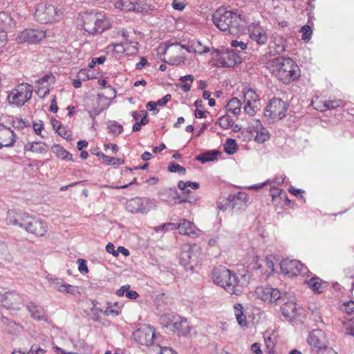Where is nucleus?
<instances>
[{
	"label": "nucleus",
	"instance_id": "6ab92c4d",
	"mask_svg": "<svg viewBox=\"0 0 354 354\" xmlns=\"http://www.w3.org/2000/svg\"><path fill=\"white\" fill-rule=\"evenodd\" d=\"M17 141V135L10 128L0 124V149L3 147H11Z\"/></svg>",
	"mask_w": 354,
	"mask_h": 354
},
{
	"label": "nucleus",
	"instance_id": "0eeeda50",
	"mask_svg": "<svg viewBox=\"0 0 354 354\" xmlns=\"http://www.w3.org/2000/svg\"><path fill=\"white\" fill-rule=\"evenodd\" d=\"M33 86L27 83L19 84L8 92L7 97L10 105L22 106L32 97Z\"/></svg>",
	"mask_w": 354,
	"mask_h": 354
},
{
	"label": "nucleus",
	"instance_id": "e2e57ef3",
	"mask_svg": "<svg viewBox=\"0 0 354 354\" xmlns=\"http://www.w3.org/2000/svg\"><path fill=\"white\" fill-rule=\"evenodd\" d=\"M171 100V95L167 94L162 99L158 100L156 102L158 106H163Z\"/></svg>",
	"mask_w": 354,
	"mask_h": 354
},
{
	"label": "nucleus",
	"instance_id": "39448f33",
	"mask_svg": "<svg viewBox=\"0 0 354 354\" xmlns=\"http://www.w3.org/2000/svg\"><path fill=\"white\" fill-rule=\"evenodd\" d=\"M82 24H79L89 34L101 33L111 27L110 20L103 14L91 11L81 15Z\"/></svg>",
	"mask_w": 354,
	"mask_h": 354
},
{
	"label": "nucleus",
	"instance_id": "79ce46f5",
	"mask_svg": "<svg viewBox=\"0 0 354 354\" xmlns=\"http://www.w3.org/2000/svg\"><path fill=\"white\" fill-rule=\"evenodd\" d=\"M135 0H120L117 3V7L120 8L121 10L124 11H131L133 8V3Z\"/></svg>",
	"mask_w": 354,
	"mask_h": 354
},
{
	"label": "nucleus",
	"instance_id": "4c0bfd02",
	"mask_svg": "<svg viewBox=\"0 0 354 354\" xmlns=\"http://www.w3.org/2000/svg\"><path fill=\"white\" fill-rule=\"evenodd\" d=\"M95 156L102 158L104 161L109 165H122L124 163V160L121 158H115L113 157H110L109 156H106L104 153H95Z\"/></svg>",
	"mask_w": 354,
	"mask_h": 354
},
{
	"label": "nucleus",
	"instance_id": "13d9d810",
	"mask_svg": "<svg viewBox=\"0 0 354 354\" xmlns=\"http://www.w3.org/2000/svg\"><path fill=\"white\" fill-rule=\"evenodd\" d=\"M103 314L106 316H113L115 317L120 314V311L118 310H115L111 306H109L106 309L103 311Z\"/></svg>",
	"mask_w": 354,
	"mask_h": 354
},
{
	"label": "nucleus",
	"instance_id": "2f4dec72",
	"mask_svg": "<svg viewBox=\"0 0 354 354\" xmlns=\"http://www.w3.org/2000/svg\"><path fill=\"white\" fill-rule=\"evenodd\" d=\"M57 284L58 285L57 290L59 292H67L72 295H75L76 292H78L77 287L66 283V282H64L63 280L57 281Z\"/></svg>",
	"mask_w": 354,
	"mask_h": 354
},
{
	"label": "nucleus",
	"instance_id": "2eb2a0df",
	"mask_svg": "<svg viewBox=\"0 0 354 354\" xmlns=\"http://www.w3.org/2000/svg\"><path fill=\"white\" fill-rule=\"evenodd\" d=\"M133 337L140 344L150 346L153 343L155 328L150 326L143 325L133 333Z\"/></svg>",
	"mask_w": 354,
	"mask_h": 354
},
{
	"label": "nucleus",
	"instance_id": "c756f323",
	"mask_svg": "<svg viewBox=\"0 0 354 354\" xmlns=\"http://www.w3.org/2000/svg\"><path fill=\"white\" fill-rule=\"evenodd\" d=\"M241 102L237 97H232L226 105L227 112L239 115L241 109Z\"/></svg>",
	"mask_w": 354,
	"mask_h": 354
},
{
	"label": "nucleus",
	"instance_id": "37998d69",
	"mask_svg": "<svg viewBox=\"0 0 354 354\" xmlns=\"http://www.w3.org/2000/svg\"><path fill=\"white\" fill-rule=\"evenodd\" d=\"M168 170L170 172H178L179 174L185 175L186 169L183 166L176 163L175 162H171L168 166Z\"/></svg>",
	"mask_w": 354,
	"mask_h": 354
},
{
	"label": "nucleus",
	"instance_id": "4468645a",
	"mask_svg": "<svg viewBox=\"0 0 354 354\" xmlns=\"http://www.w3.org/2000/svg\"><path fill=\"white\" fill-rule=\"evenodd\" d=\"M46 36L44 30L30 28L21 31L17 37V40L19 43L37 44Z\"/></svg>",
	"mask_w": 354,
	"mask_h": 354
},
{
	"label": "nucleus",
	"instance_id": "5fc2aeb1",
	"mask_svg": "<svg viewBox=\"0 0 354 354\" xmlns=\"http://www.w3.org/2000/svg\"><path fill=\"white\" fill-rule=\"evenodd\" d=\"M104 109H105L104 107H99V106L94 107L92 110L88 111L89 116L93 120H94L96 118V116L100 115Z\"/></svg>",
	"mask_w": 354,
	"mask_h": 354
},
{
	"label": "nucleus",
	"instance_id": "cd10ccee",
	"mask_svg": "<svg viewBox=\"0 0 354 354\" xmlns=\"http://www.w3.org/2000/svg\"><path fill=\"white\" fill-rule=\"evenodd\" d=\"M220 153V151L217 150H210L197 156L195 159L202 163H205L217 160V156Z\"/></svg>",
	"mask_w": 354,
	"mask_h": 354
},
{
	"label": "nucleus",
	"instance_id": "e433bc0d",
	"mask_svg": "<svg viewBox=\"0 0 354 354\" xmlns=\"http://www.w3.org/2000/svg\"><path fill=\"white\" fill-rule=\"evenodd\" d=\"M238 146L236 140L232 138H227L224 145V151L228 155H232L237 151Z\"/></svg>",
	"mask_w": 354,
	"mask_h": 354
},
{
	"label": "nucleus",
	"instance_id": "5701e85b",
	"mask_svg": "<svg viewBox=\"0 0 354 354\" xmlns=\"http://www.w3.org/2000/svg\"><path fill=\"white\" fill-rule=\"evenodd\" d=\"M178 225H179V227H178L179 233L181 234L191 237H196L200 234V230L193 223L187 220H180V223H178Z\"/></svg>",
	"mask_w": 354,
	"mask_h": 354
},
{
	"label": "nucleus",
	"instance_id": "3c124183",
	"mask_svg": "<svg viewBox=\"0 0 354 354\" xmlns=\"http://www.w3.org/2000/svg\"><path fill=\"white\" fill-rule=\"evenodd\" d=\"M55 77L52 74H48L43 76L41 78L37 80V83L40 85H44L45 83L53 82Z\"/></svg>",
	"mask_w": 354,
	"mask_h": 354
},
{
	"label": "nucleus",
	"instance_id": "b1692460",
	"mask_svg": "<svg viewBox=\"0 0 354 354\" xmlns=\"http://www.w3.org/2000/svg\"><path fill=\"white\" fill-rule=\"evenodd\" d=\"M180 263L185 269L192 270L196 264V256L190 248L183 250L180 254Z\"/></svg>",
	"mask_w": 354,
	"mask_h": 354
},
{
	"label": "nucleus",
	"instance_id": "f257e3e1",
	"mask_svg": "<svg viewBox=\"0 0 354 354\" xmlns=\"http://www.w3.org/2000/svg\"><path fill=\"white\" fill-rule=\"evenodd\" d=\"M257 293L259 297L266 302L281 305V310L284 317L290 321L295 319L297 309L294 297L290 294L281 292L277 288L270 286L259 288Z\"/></svg>",
	"mask_w": 354,
	"mask_h": 354
},
{
	"label": "nucleus",
	"instance_id": "f03ea898",
	"mask_svg": "<svg viewBox=\"0 0 354 354\" xmlns=\"http://www.w3.org/2000/svg\"><path fill=\"white\" fill-rule=\"evenodd\" d=\"M214 24L221 31L232 33V29L236 30L243 26L244 21L241 15L226 8H218L212 15Z\"/></svg>",
	"mask_w": 354,
	"mask_h": 354
},
{
	"label": "nucleus",
	"instance_id": "423d86ee",
	"mask_svg": "<svg viewBox=\"0 0 354 354\" xmlns=\"http://www.w3.org/2000/svg\"><path fill=\"white\" fill-rule=\"evenodd\" d=\"M186 46L181 45L177 41L169 40L158 47V53L167 56V59H162V61L170 65H179L184 63L185 57L182 53L183 49L186 50Z\"/></svg>",
	"mask_w": 354,
	"mask_h": 354
},
{
	"label": "nucleus",
	"instance_id": "f3484780",
	"mask_svg": "<svg viewBox=\"0 0 354 354\" xmlns=\"http://www.w3.org/2000/svg\"><path fill=\"white\" fill-rule=\"evenodd\" d=\"M6 309L18 310L21 309V297L15 292L0 294V304Z\"/></svg>",
	"mask_w": 354,
	"mask_h": 354
},
{
	"label": "nucleus",
	"instance_id": "bf43d9fd",
	"mask_svg": "<svg viewBox=\"0 0 354 354\" xmlns=\"http://www.w3.org/2000/svg\"><path fill=\"white\" fill-rule=\"evenodd\" d=\"M13 123H14L13 127L15 128H18V129H23L25 127H28V125H30V123L28 122V121H25V120H23L22 119L17 120V121H14Z\"/></svg>",
	"mask_w": 354,
	"mask_h": 354
},
{
	"label": "nucleus",
	"instance_id": "9b49d317",
	"mask_svg": "<svg viewBox=\"0 0 354 354\" xmlns=\"http://www.w3.org/2000/svg\"><path fill=\"white\" fill-rule=\"evenodd\" d=\"M156 207L154 201L147 198L136 197L129 200L126 204V209L131 213L147 214Z\"/></svg>",
	"mask_w": 354,
	"mask_h": 354
},
{
	"label": "nucleus",
	"instance_id": "a211bd4d",
	"mask_svg": "<svg viewBox=\"0 0 354 354\" xmlns=\"http://www.w3.org/2000/svg\"><path fill=\"white\" fill-rule=\"evenodd\" d=\"M242 61L241 57L236 53V50H227L217 59V65L222 67L230 68Z\"/></svg>",
	"mask_w": 354,
	"mask_h": 354
},
{
	"label": "nucleus",
	"instance_id": "72a5a7b5",
	"mask_svg": "<svg viewBox=\"0 0 354 354\" xmlns=\"http://www.w3.org/2000/svg\"><path fill=\"white\" fill-rule=\"evenodd\" d=\"M286 39L283 37H278L273 42V46H270V48H274L275 53L279 55L286 50Z\"/></svg>",
	"mask_w": 354,
	"mask_h": 354
},
{
	"label": "nucleus",
	"instance_id": "4be33fe9",
	"mask_svg": "<svg viewBox=\"0 0 354 354\" xmlns=\"http://www.w3.org/2000/svg\"><path fill=\"white\" fill-rule=\"evenodd\" d=\"M255 123L256 124H253L251 131L254 136V140L257 143H264L270 139V132L266 127L262 126L259 120L255 121Z\"/></svg>",
	"mask_w": 354,
	"mask_h": 354
},
{
	"label": "nucleus",
	"instance_id": "6e6d98bb",
	"mask_svg": "<svg viewBox=\"0 0 354 354\" xmlns=\"http://www.w3.org/2000/svg\"><path fill=\"white\" fill-rule=\"evenodd\" d=\"M59 136H62V138L66 139L67 140H71V135L68 134V131L66 129V128L63 126L60 127L57 131H56Z\"/></svg>",
	"mask_w": 354,
	"mask_h": 354
},
{
	"label": "nucleus",
	"instance_id": "338daca9",
	"mask_svg": "<svg viewBox=\"0 0 354 354\" xmlns=\"http://www.w3.org/2000/svg\"><path fill=\"white\" fill-rule=\"evenodd\" d=\"M45 352V350L37 346L35 348V346H32L28 354H44Z\"/></svg>",
	"mask_w": 354,
	"mask_h": 354
},
{
	"label": "nucleus",
	"instance_id": "052dcab7",
	"mask_svg": "<svg viewBox=\"0 0 354 354\" xmlns=\"http://www.w3.org/2000/svg\"><path fill=\"white\" fill-rule=\"evenodd\" d=\"M106 250L108 253L113 254L114 257L118 256V252L115 250V245L112 243H109L106 245Z\"/></svg>",
	"mask_w": 354,
	"mask_h": 354
},
{
	"label": "nucleus",
	"instance_id": "603ef678",
	"mask_svg": "<svg viewBox=\"0 0 354 354\" xmlns=\"http://www.w3.org/2000/svg\"><path fill=\"white\" fill-rule=\"evenodd\" d=\"M247 45V43H245L242 41L232 40L231 41V46L235 48L234 50H236V51L237 50L236 49L238 48H239L241 50L246 49Z\"/></svg>",
	"mask_w": 354,
	"mask_h": 354
},
{
	"label": "nucleus",
	"instance_id": "7c9ffc66",
	"mask_svg": "<svg viewBox=\"0 0 354 354\" xmlns=\"http://www.w3.org/2000/svg\"><path fill=\"white\" fill-rule=\"evenodd\" d=\"M229 198L235 200L239 202L240 206L238 207L239 210H244L246 207V203L248 201V196L245 192H239L234 195H230Z\"/></svg>",
	"mask_w": 354,
	"mask_h": 354
},
{
	"label": "nucleus",
	"instance_id": "393cba45",
	"mask_svg": "<svg viewBox=\"0 0 354 354\" xmlns=\"http://www.w3.org/2000/svg\"><path fill=\"white\" fill-rule=\"evenodd\" d=\"M26 213H17L15 210L9 209L7 212L6 223L8 225L19 226L22 228Z\"/></svg>",
	"mask_w": 354,
	"mask_h": 354
},
{
	"label": "nucleus",
	"instance_id": "f704fd0d",
	"mask_svg": "<svg viewBox=\"0 0 354 354\" xmlns=\"http://www.w3.org/2000/svg\"><path fill=\"white\" fill-rule=\"evenodd\" d=\"M186 50L189 53L194 52L196 53L203 54L209 51V48L203 46L200 41L194 43L191 46H187Z\"/></svg>",
	"mask_w": 354,
	"mask_h": 354
},
{
	"label": "nucleus",
	"instance_id": "0e129e2a",
	"mask_svg": "<svg viewBox=\"0 0 354 354\" xmlns=\"http://www.w3.org/2000/svg\"><path fill=\"white\" fill-rule=\"evenodd\" d=\"M157 104L156 102L150 101L147 104V109L150 111H153V114H156L158 112L157 109Z\"/></svg>",
	"mask_w": 354,
	"mask_h": 354
},
{
	"label": "nucleus",
	"instance_id": "1a4fd4ad",
	"mask_svg": "<svg viewBox=\"0 0 354 354\" xmlns=\"http://www.w3.org/2000/svg\"><path fill=\"white\" fill-rule=\"evenodd\" d=\"M22 228L37 236H44L48 232V225L46 222L28 214L25 216Z\"/></svg>",
	"mask_w": 354,
	"mask_h": 354
},
{
	"label": "nucleus",
	"instance_id": "7ed1b4c3",
	"mask_svg": "<svg viewBox=\"0 0 354 354\" xmlns=\"http://www.w3.org/2000/svg\"><path fill=\"white\" fill-rule=\"evenodd\" d=\"M212 279L215 283L223 288L231 295H240L243 291L237 276L231 270L224 268H214L212 271Z\"/></svg>",
	"mask_w": 354,
	"mask_h": 354
},
{
	"label": "nucleus",
	"instance_id": "a18cd8bd",
	"mask_svg": "<svg viewBox=\"0 0 354 354\" xmlns=\"http://www.w3.org/2000/svg\"><path fill=\"white\" fill-rule=\"evenodd\" d=\"M133 7H135V8H133L131 11H134L136 12H147L149 10V8L147 5L143 4L142 3H138L136 1H134Z\"/></svg>",
	"mask_w": 354,
	"mask_h": 354
},
{
	"label": "nucleus",
	"instance_id": "ddd939ff",
	"mask_svg": "<svg viewBox=\"0 0 354 354\" xmlns=\"http://www.w3.org/2000/svg\"><path fill=\"white\" fill-rule=\"evenodd\" d=\"M281 272L288 277H295L299 274H305L307 268L300 261L292 259H284L280 263Z\"/></svg>",
	"mask_w": 354,
	"mask_h": 354
},
{
	"label": "nucleus",
	"instance_id": "49530a36",
	"mask_svg": "<svg viewBox=\"0 0 354 354\" xmlns=\"http://www.w3.org/2000/svg\"><path fill=\"white\" fill-rule=\"evenodd\" d=\"M7 256H9L8 245L4 242L0 241V258L9 260Z\"/></svg>",
	"mask_w": 354,
	"mask_h": 354
},
{
	"label": "nucleus",
	"instance_id": "473e14b6",
	"mask_svg": "<svg viewBox=\"0 0 354 354\" xmlns=\"http://www.w3.org/2000/svg\"><path fill=\"white\" fill-rule=\"evenodd\" d=\"M235 316L238 321V323L241 326H245L247 325V320L245 315H243V306L240 304H236L234 305Z\"/></svg>",
	"mask_w": 354,
	"mask_h": 354
},
{
	"label": "nucleus",
	"instance_id": "9d476101",
	"mask_svg": "<svg viewBox=\"0 0 354 354\" xmlns=\"http://www.w3.org/2000/svg\"><path fill=\"white\" fill-rule=\"evenodd\" d=\"M307 341L312 348V354H319L328 347L326 335L321 329L313 330Z\"/></svg>",
	"mask_w": 354,
	"mask_h": 354
},
{
	"label": "nucleus",
	"instance_id": "412c9836",
	"mask_svg": "<svg viewBox=\"0 0 354 354\" xmlns=\"http://www.w3.org/2000/svg\"><path fill=\"white\" fill-rule=\"evenodd\" d=\"M250 38L259 45H264L268 41L265 30L257 24H253L248 28Z\"/></svg>",
	"mask_w": 354,
	"mask_h": 354
},
{
	"label": "nucleus",
	"instance_id": "c03bdc74",
	"mask_svg": "<svg viewBox=\"0 0 354 354\" xmlns=\"http://www.w3.org/2000/svg\"><path fill=\"white\" fill-rule=\"evenodd\" d=\"M301 32L302 33V39L308 41L311 38L313 30L310 26L305 25L301 27Z\"/></svg>",
	"mask_w": 354,
	"mask_h": 354
},
{
	"label": "nucleus",
	"instance_id": "f8f14e48",
	"mask_svg": "<svg viewBox=\"0 0 354 354\" xmlns=\"http://www.w3.org/2000/svg\"><path fill=\"white\" fill-rule=\"evenodd\" d=\"M57 16V10L54 6L44 3H39L35 11V19L41 24H48L54 21Z\"/></svg>",
	"mask_w": 354,
	"mask_h": 354
},
{
	"label": "nucleus",
	"instance_id": "dca6fc26",
	"mask_svg": "<svg viewBox=\"0 0 354 354\" xmlns=\"http://www.w3.org/2000/svg\"><path fill=\"white\" fill-rule=\"evenodd\" d=\"M16 21L12 16L6 12H0V45L5 44L7 39V32H12L15 28Z\"/></svg>",
	"mask_w": 354,
	"mask_h": 354
},
{
	"label": "nucleus",
	"instance_id": "a878e982",
	"mask_svg": "<svg viewBox=\"0 0 354 354\" xmlns=\"http://www.w3.org/2000/svg\"><path fill=\"white\" fill-rule=\"evenodd\" d=\"M312 290L315 293H322L326 288V282L317 277H312L306 281Z\"/></svg>",
	"mask_w": 354,
	"mask_h": 354
},
{
	"label": "nucleus",
	"instance_id": "864d4df0",
	"mask_svg": "<svg viewBox=\"0 0 354 354\" xmlns=\"http://www.w3.org/2000/svg\"><path fill=\"white\" fill-rule=\"evenodd\" d=\"M78 270L81 273H87L88 272L86 261L84 259H79L77 261Z\"/></svg>",
	"mask_w": 354,
	"mask_h": 354
},
{
	"label": "nucleus",
	"instance_id": "09e8293b",
	"mask_svg": "<svg viewBox=\"0 0 354 354\" xmlns=\"http://www.w3.org/2000/svg\"><path fill=\"white\" fill-rule=\"evenodd\" d=\"M77 77L82 81H86L89 79L93 78V76L88 74L86 68L81 69L77 75Z\"/></svg>",
	"mask_w": 354,
	"mask_h": 354
},
{
	"label": "nucleus",
	"instance_id": "c85d7f7f",
	"mask_svg": "<svg viewBox=\"0 0 354 354\" xmlns=\"http://www.w3.org/2000/svg\"><path fill=\"white\" fill-rule=\"evenodd\" d=\"M51 149L54 153L56 154V156L64 160H73V156L72 154L64 149L61 145L58 144H54Z\"/></svg>",
	"mask_w": 354,
	"mask_h": 354
},
{
	"label": "nucleus",
	"instance_id": "c9c22d12",
	"mask_svg": "<svg viewBox=\"0 0 354 354\" xmlns=\"http://www.w3.org/2000/svg\"><path fill=\"white\" fill-rule=\"evenodd\" d=\"M109 133L113 136H118L123 130L122 126L115 121H109L107 123Z\"/></svg>",
	"mask_w": 354,
	"mask_h": 354
},
{
	"label": "nucleus",
	"instance_id": "69168bd1",
	"mask_svg": "<svg viewBox=\"0 0 354 354\" xmlns=\"http://www.w3.org/2000/svg\"><path fill=\"white\" fill-rule=\"evenodd\" d=\"M31 317L38 321L44 319V316L41 315V310L38 308L34 310L31 314Z\"/></svg>",
	"mask_w": 354,
	"mask_h": 354
},
{
	"label": "nucleus",
	"instance_id": "774afa93",
	"mask_svg": "<svg viewBox=\"0 0 354 354\" xmlns=\"http://www.w3.org/2000/svg\"><path fill=\"white\" fill-rule=\"evenodd\" d=\"M345 310L348 313H354V301H351L345 304Z\"/></svg>",
	"mask_w": 354,
	"mask_h": 354
},
{
	"label": "nucleus",
	"instance_id": "20e7f679",
	"mask_svg": "<svg viewBox=\"0 0 354 354\" xmlns=\"http://www.w3.org/2000/svg\"><path fill=\"white\" fill-rule=\"evenodd\" d=\"M273 66L278 79L288 84L297 80L300 76V69L290 57H279L273 59Z\"/></svg>",
	"mask_w": 354,
	"mask_h": 354
},
{
	"label": "nucleus",
	"instance_id": "ea45409f",
	"mask_svg": "<svg viewBox=\"0 0 354 354\" xmlns=\"http://www.w3.org/2000/svg\"><path fill=\"white\" fill-rule=\"evenodd\" d=\"M218 124L223 129H227L230 127H233L234 121L230 115L225 114L219 118Z\"/></svg>",
	"mask_w": 354,
	"mask_h": 354
},
{
	"label": "nucleus",
	"instance_id": "a19ab883",
	"mask_svg": "<svg viewBox=\"0 0 354 354\" xmlns=\"http://www.w3.org/2000/svg\"><path fill=\"white\" fill-rule=\"evenodd\" d=\"M178 227H179V225H178V223H166L155 227L154 230L156 232H160L161 231H170L178 229Z\"/></svg>",
	"mask_w": 354,
	"mask_h": 354
},
{
	"label": "nucleus",
	"instance_id": "6e6552de",
	"mask_svg": "<svg viewBox=\"0 0 354 354\" xmlns=\"http://www.w3.org/2000/svg\"><path fill=\"white\" fill-rule=\"evenodd\" d=\"M288 104L280 98H272L266 106L263 115L270 122H277L286 116Z\"/></svg>",
	"mask_w": 354,
	"mask_h": 354
},
{
	"label": "nucleus",
	"instance_id": "58836bf2",
	"mask_svg": "<svg viewBox=\"0 0 354 354\" xmlns=\"http://www.w3.org/2000/svg\"><path fill=\"white\" fill-rule=\"evenodd\" d=\"M243 103L244 111L249 115H254L259 110L257 102H243Z\"/></svg>",
	"mask_w": 354,
	"mask_h": 354
},
{
	"label": "nucleus",
	"instance_id": "8fccbe9b",
	"mask_svg": "<svg viewBox=\"0 0 354 354\" xmlns=\"http://www.w3.org/2000/svg\"><path fill=\"white\" fill-rule=\"evenodd\" d=\"M342 104L340 100H328L325 102L324 106L326 109H335L339 106Z\"/></svg>",
	"mask_w": 354,
	"mask_h": 354
},
{
	"label": "nucleus",
	"instance_id": "de8ad7c7",
	"mask_svg": "<svg viewBox=\"0 0 354 354\" xmlns=\"http://www.w3.org/2000/svg\"><path fill=\"white\" fill-rule=\"evenodd\" d=\"M176 198L180 199V203H193L197 201V197L196 196L194 192H193L192 194L187 195V196L184 198H181L179 195H178Z\"/></svg>",
	"mask_w": 354,
	"mask_h": 354
},
{
	"label": "nucleus",
	"instance_id": "680f3d73",
	"mask_svg": "<svg viewBox=\"0 0 354 354\" xmlns=\"http://www.w3.org/2000/svg\"><path fill=\"white\" fill-rule=\"evenodd\" d=\"M124 44H126L124 42L113 44V50L118 53H124L126 51V48L124 46Z\"/></svg>",
	"mask_w": 354,
	"mask_h": 354
},
{
	"label": "nucleus",
	"instance_id": "4d7b16f0",
	"mask_svg": "<svg viewBox=\"0 0 354 354\" xmlns=\"http://www.w3.org/2000/svg\"><path fill=\"white\" fill-rule=\"evenodd\" d=\"M33 153H44L46 152V144L41 143L39 145H35L32 150Z\"/></svg>",
	"mask_w": 354,
	"mask_h": 354
},
{
	"label": "nucleus",
	"instance_id": "aec40b11",
	"mask_svg": "<svg viewBox=\"0 0 354 354\" xmlns=\"http://www.w3.org/2000/svg\"><path fill=\"white\" fill-rule=\"evenodd\" d=\"M166 327L178 336H184L189 332V326L186 319L179 317L167 323Z\"/></svg>",
	"mask_w": 354,
	"mask_h": 354
},
{
	"label": "nucleus",
	"instance_id": "bb28decb",
	"mask_svg": "<svg viewBox=\"0 0 354 354\" xmlns=\"http://www.w3.org/2000/svg\"><path fill=\"white\" fill-rule=\"evenodd\" d=\"M242 92L243 93V102H258L259 100V95L250 84L243 86Z\"/></svg>",
	"mask_w": 354,
	"mask_h": 354
}]
</instances>
